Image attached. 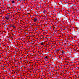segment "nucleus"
Wrapping results in <instances>:
<instances>
[{"label":"nucleus","instance_id":"12","mask_svg":"<svg viewBox=\"0 0 79 79\" xmlns=\"http://www.w3.org/2000/svg\"><path fill=\"white\" fill-rule=\"evenodd\" d=\"M45 58H47V57L46 56V57H45Z\"/></svg>","mask_w":79,"mask_h":79},{"label":"nucleus","instance_id":"3","mask_svg":"<svg viewBox=\"0 0 79 79\" xmlns=\"http://www.w3.org/2000/svg\"><path fill=\"white\" fill-rule=\"evenodd\" d=\"M62 53L63 54H64V51L63 50H62Z\"/></svg>","mask_w":79,"mask_h":79},{"label":"nucleus","instance_id":"5","mask_svg":"<svg viewBox=\"0 0 79 79\" xmlns=\"http://www.w3.org/2000/svg\"><path fill=\"white\" fill-rule=\"evenodd\" d=\"M56 52H59V51L60 50V49H56Z\"/></svg>","mask_w":79,"mask_h":79},{"label":"nucleus","instance_id":"4","mask_svg":"<svg viewBox=\"0 0 79 79\" xmlns=\"http://www.w3.org/2000/svg\"><path fill=\"white\" fill-rule=\"evenodd\" d=\"M11 27H13L14 28H15V26H11Z\"/></svg>","mask_w":79,"mask_h":79},{"label":"nucleus","instance_id":"11","mask_svg":"<svg viewBox=\"0 0 79 79\" xmlns=\"http://www.w3.org/2000/svg\"><path fill=\"white\" fill-rule=\"evenodd\" d=\"M63 14H60V16H61V15H62Z\"/></svg>","mask_w":79,"mask_h":79},{"label":"nucleus","instance_id":"15","mask_svg":"<svg viewBox=\"0 0 79 79\" xmlns=\"http://www.w3.org/2000/svg\"><path fill=\"white\" fill-rule=\"evenodd\" d=\"M9 5H11V4H9Z\"/></svg>","mask_w":79,"mask_h":79},{"label":"nucleus","instance_id":"13","mask_svg":"<svg viewBox=\"0 0 79 79\" xmlns=\"http://www.w3.org/2000/svg\"><path fill=\"white\" fill-rule=\"evenodd\" d=\"M55 57L56 58V56H55Z\"/></svg>","mask_w":79,"mask_h":79},{"label":"nucleus","instance_id":"10","mask_svg":"<svg viewBox=\"0 0 79 79\" xmlns=\"http://www.w3.org/2000/svg\"><path fill=\"white\" fill-rule=\"evenodd\" d=\"M77 26H78V25H79V23H77Z\"/></svg>","mask_w":79,"mask_h":79},{"label":"nucleus","instance_id":"2","mask_svg":"<svg viewBox=\"0 0 79 79\" xmlns=\"http://www.w3.org/2000/svg\"><path fill=\"white\" fill-rule=\"evenodd\" d=\"M5 19H6L7 20H8V19H10L9 18H8L7 17H5Z\"/></svg>","mask_w":79,"mask_h":79},{"label":"nucleus","instance_id":"9","mask_svg":"<svg viewBox=\"0 0 79 79\" xmlns=\"http://www.w3.org/2000/svg\"><path fill=\"white\" fill-rule=\"evenodd\" d=\"M45 11H46V10H44L43 12H45Z\"/></svg>","mask_w":79,"mask_h":79},{"label":"nucleus","instance_id":"7","mask_svg":"<svg viewBox=\"0 0 79 79\" xmlns=\"http://www.w3.org/2000/svg\"><path fill=\"white\" fill-rule=\"evenodd\" d=\"M6 17H7V18H9L10 17V15H8Z\"/></svg>","mask_w":79,"mask_h":79},{"label":"nucleus","instance_id":"6","mask_svg":"<svg viewBox=\"0 0 79 79\" xmlns=\"http://www.w3.org/2000/svg\"><path fill=\"white\" fill-rule=\"evenodd\" d=\"M12 3H15V1H12Z\"/></svg>","mask_w":79,"mask_h":79},{"label":"nucleus","instance_id":"1","mask_svg":"<svg viewBox=\"0 0 79 79\" xmlns=\"http://www.w3.org/2000/svg\"><path fill=\"white\" fill-rule=\"evenodd\" d=\"M34 20V22H36V21H37V19H35V18H34V19H33Z\"/></svg>","mask_w":79,"mask_h":79},{"label":"nucleus","instance_id":"16","mask_svg":"<svg viewBox=\"0 0 79 79\" xmlns=\"http://www.w3.org/2000/svg\"><path fill=\"white\" fill-rule=\"evenodd\" d=\"M13 26H14V24H13Z\"/></svg>","mask_w":79,"mask_h":79},{"label":"nucleus","instance_id":"17","mask_svg":"<svg viewBox=\"0 0 79 79\" xmlns=\"http://www.w3.org/2000/svg\"><path fill=\"white\" fill-rule=\"evenodd\" d=\"M71 51H72V50H71Z\"/></svg>","mask_w":79,"mask_h":79},{"label":"nucleus","instance_id":"14","mask_svg":"<svg viewBox=\"0 0 79 79\" xmlns=\"http://www.w3.org/2000/svg\"><path fill=\"white\" fill-rule=\"evenodd\" d=\"M11 26H13V25H10V27H11Z\"/></svg>","mask_w":79,"mask_h":79},{"label":"nucleus","instance_id":"8","mask_svg":"<svg viewBox=\"0 0 79 79\" xmlns=\"http://www.w3.org/2000/svg\"><path fill=\"white\" fill-rule=\"evenodd\" d=\"M41 45H44V44H43V43H41Z\"/></svg>","mask_w":79,"mask_h":79}]
</instances>
